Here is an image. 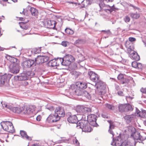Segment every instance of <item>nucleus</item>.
I'll use <instances>...</instances> for the list:
<instances>
[{
	"label": "nucleus",
	"mask_w": 146,
	"mask_h": 146,
	"mask_svg": "<svg viewBox=\"0 0 146 146\" xmlns=\"http://www.w3.org/2000/svg\"><path fill=\"white\" fill-rule=\"evenodd\" d=\"M101 3L99 4V5L101 9L102 7H105L106 6V5H105V3Z\"/></svg>",
	"instance_id": "3c124183"
},
{
	"label": "nucleus",
	"mask_w": 146,
	"mask_h": 146,
	"mask_svg": "<svg viewBox=\"0 0 146 146\" xmlns=\"http://www.w3.org/2000/svg\"><path fill=\"white\" fill-rule=\"evenodd\" d=\"M130 17L133 19H137L140 16V14L139 13H131L130 14Z\"/></svg>",
	"instance_id": "bb28decb"
},
{
	"label": "nucleus",
	"mask_w": 146,
	"mask_h": 146,
	"mask_svg": "<svg viewBox=\"0 0 146 146\" xmlns=\"http://www.w3.org/2000/svg\"><path fill=\"white\" fill-rule=\"evenodd\" d=\"M1 125L5 131L11 133L15 132V130L12 122L9 121H3L1 123Z\"/></svg>",
	"instance_id": "7ed1b4c3"
},
{
	"label": "nucleus",
	"mask_w": 146,
	"mask_h": 146,
	"mask_svg": "<svg viewBox=\"0 0 146 146\" xmlns=\"http://www.w3.org/2000/svg\"><path fill=\"white\" fill-rule=\"evenodd\" d=\"M60 118L57 116L56 114L50 115L47 119V121L48 123H54L60 119Z\"/></svg>",
	"instance_id": "2eb2a0df"
},
{
	"label": "nucleus",
	"mask_w": 146,
	"mask_h": 146,
	"mask_svg": "<svg viewBox=\"0 0 146 146\" xmlns=\"http://www.w3.org/2000/svg\"><path fill=\"white\" fill-rule=\"evenodd\" d=\"M33 53L34 54H36L37 53H40V49L38 48L37 49V48H35L34 49H33Z\"/></svg>",
	"instance_id": "c03bdc74"
},
{
	"label": "nucleus",
	"mask_w": 146,
	"mask_h": 146,
	"mask_svg": "<svg viewBox=\"0 0 146 146\" xmlns=\"http://www.w3.org/2000/svg\"><path fill=\"white\" fill-rule=\"evenodd\" d=\"M117 78L120 80H123L124 78L123 75L121 74H119L117 76Z\"/></svg>",
	"instance_id": "a18cd8bd"
},
{
	"label": "nucleus",
	"mask_w": 146,
	"mask_h": 146,
	"mask_svg": "<svg viewBox=\"0 0 146 146\" xmlns=\"http://www.w3.org/2000/svg\"><path fill=\"white\" fill-rule=\"evenodd\" d=\"M97 88L99 89V94L101 95L104 94L106 93V85L105 84L103 83L101 80L96 85Z\"/></svg>",
	"instance_id": "9b49d317"
},
{
	"label": "nucleus",
	"mask_w": 146,
	"mask_h": 146,
	"mask_svg": "<svg viewBox=\"0 0 146 146\" xmlns=\"http://www.w3.org/2000/svg\"><path fill=\"white\" fill-rule=\"evenodd\" d=\"M127 79L126 78H124L122 80H121V82L122 84H123L127 82Z\"/></svg>",
	"instance_id": "13d9d810"
},
{
	"label": "nucleus",
	"mask_w": 146,
	"mask_h": 146,
	"mask_svg": "<svg viewBox=\"0 0 146 146\" xmlns=\"http://www.w3.org/2000/svg\"><path fill=\"white\" fill-rule=\"evenodd\" d=\"M94 0H84V1H86L87 2H88L87 4H90L91 3H92V2Z\"/></svg>",
	"instance_id": "e2e57ef3"
},
{
	"label": "nucleus",
	"mask_w": 146,
	"mask_h": 146,
	"mask_svg": "<svg viewBox=\"0 0 146 146\" xmlns=\"http://www.w3.org/2000/svg\"><path fill=\"white\" fill-rule=\"evenodd\" d=\"M1 104L3 108L5 107L11 110L15 113H19L23 112L24 113V111L25 110V106L21 107H13L12 106L10 105H8L5 101H2L1 102Z\"/></svg>",
	"instance_id": "f03ea898"
},
{
	"label": "nucleus",
	"mask_w": 146,
	"mask_h": 146,
	"mask_svg": "<svg viewBox=\"0 0 146 146\" xmlns=\"http://www.w3.org/2000/svg\"><path fill=\"white\" fill-rule=\"evenodd\" d=\"M102 31L104 32V33L107 34H111V32L110 31V30H107V31L102 30Z\"/></svg>",
	"instance_id": "bf43d9fd"
},
{
	"label": "nucleus",
	"mask_w": 146,
	"mask_h": 146,
	"mask_svg": "<svg viewBox=\"0 0 146 146\" xmlns=\"http://www.w3.org/2000/svg\"><path fill=\"white\" fill-rule=\"evenodd\" d=\"M106 106L108 108L111 110H114L115 109V107L114 106L110 104H106Z\"/></svg>",
	"instance_id": "72a5a7b5"
},
{
	"label": "nucleus",
	"mask_w": 146,
	"mask_h": 146,
	"mask_svg": "<svg viewBox=\"0 0 146 146\" xmlns=\"http://www.w3.org/2000/svg\"><path fill=\"white\" fill-rule=\"evenodd\" d=\"M118 94L120 96H121L123 95V92L121 91H119L117 92Z\"/></svg>",
	"instance_id": "69168bd1"
},
{
	"label": "nucleus",
	"mask_w": 146,
	"mask_h": 146,
	"mask_svg": "<svg viewBox=\"0 0 146 146\" xmlns=\"http://www.w3.org/2000/svg\"><path fill=\"white\" fill-rule=\"evenodd\" d=\"M132 66L133 67L137 68V62H132Z\"/></svg>",
	"instance_id": "49530a36"
},
{
	"label": "nucleus",
	"mask_w": 146,
	"mask_h": 146,
	"mask_svg": "<svg viewBox=\"0 0 146 146\" xmlns=\"http://www.w3.org/2000/svg\"><path fill=\"white\" fill-rule=\"evenodd\" d=\"M96 115L94 114H91L89 115L87 117V120L88 122H92L94 124H95L96 121Z\"/></svg>",
	"instance_id": "6ab92c4d"
},
{
	"label": "nucleus",
	"mask_w": 146,
	"mask_h": 146,
	"mask_svg": "<svg viewBox=\"0 0 146 146\" xmlns=\"http://www.w3.org/2000/svg\"><path fill=\"white\" fill-rule=\"evenodd\" d=\"M11 77V75L10 74L3 75L2 73H0V86L4 84L7 80H9Z\"/></svg>",
	"instance_id": "f8f14e48"
},
{
	"label": "nucleus",
	"mask_w": 146,
	"mask_h": 146,
	"mask_svg": "<svg viewBox=\"0 0 146 146\" xmlns=\"http://www.w3.org/2000/svg\"><path fill=\"white\" fill-rule=\"evenodd\" d=\"M84 94H85V97L88 98V100L91 99V96L89 94V93L87 91H84Z\"/></svg>",
	"instance_id": "c9c22d12"
},
{
	"label": "nucleus",
	"mask_w": 146,
	"mask_h": 146,
	"mask_svg": "<svg viewBox=\"0 0 146 146\" xmlns=\"http://www.w3.org/2000/svg\"><path fill=\"white\" fill-rule=\"evenodd\" d=\"M20 133L21 135L24 138H25L31 141L32 140L31 137L29 136L24 131H21Z\"/></svg>",
	"instance_id": "b1692460"
},
{
	"label": "nucleus",
	"mask_w": 146,
	"mask_h": 146,
	"mask_svg": "<svg viewBox=\"0 0 146 146\" xmlns=\"http://www.w3.org/2000/svg\"><path fill=\"white\" fill-rule=\"evenodd\" d=\"M30 11L32 16L35 17L37 16L38 14V11L36 8L31 7L30 9Z\"/></svg>",
	"instance_id": "4be33fe9"
},
{
	"label": "nucleus",
	"mask_w": 146,
	"mask_h": 146,
	"mask_svg": "<svg viewBox=\"0 0 146 146\" xmlns=\"http://www.w3.org/2000/svg\"><path fill=\"white\" fill-rule=\"evenodd\" d=\"M49 59V57L47 56H38L35 59V64H40L47 62Z\"/></svg>",
	"instance_id": "9d476101"
},
{
	"label": "nucleus",
	"mask_w": 146,
	"mask_h": 146,
	"mask_svg": "<svg viewBox=\"0 0 146 146\" xmlns=\"http://www.w3.org/2000/svg\"><path fill=\"white\" fill-rule=\"evenodd\" d=\"M113 0H103V2L104 3H107L109 2H111L113 1Z\"/></svg>",
	"instance_id": "603ef678"
},
{
	"label": "nucleus",
	"mask_w": 146,
	"mask_h": 146,
	"mask_svg": "<svg viewBox=\"0 0 146 146\" xmlns=\"http://www.w3.org/2000/svg\"><path fill=\"white\" fill-rule=\"evenodd\" d=\"M139 115L142 117H146V111H140L138 113Z\"/></svg>",
	"instance_id": "c756f323"
},
{
	"label": "nucleus",
	"mask_w": 146,
	"mask_h": 146,
	"mask_svg": "<svg viewBox=\"0 0 146 146\" xmlns=\"http://www.w3.org/2000/svg\"><path fill=\"white\" fill-rule=\"evenodd\" d=\"M41 118V116L40 115H38L36 117V120L38 121H40Z\"/></svg>",
	"instance_id": "680f3d73"
},
{
	"label": "nucleus",
	"mask_w": 146,
	"mask_h": 146,
	"mask_svg": "<svg viewBox=\"0 0 146 146\" xmlns=\"http://www.w3.org/2000/svg\"><path fill=\"white\" fill-rule=\"evenodd\" d=\"M76 110L78 113L80 115L84 114L91 111V110L90 108L80 105L76 106Z\"/></svg>",
	"instance_id": "423d86ee"
},
{
	"label": "nucleus",
	"mask_w": 146,
	"mask_h": 146,
	"mask_svg": "<svg viewBox=\"0 0 146 146\" xmlns=\"http://www.w3.org/2000/svg\"><path fill=\"white\" fill-rule=\"evenodd\" d=\"M133 98L132 97H130L129 96H127L126 97V100H132Z\"/></svg>",
	"instance_id": "0e129e2a"
},
{
	"label": "nucleus",
	"mask_w": 146,
	"mask_h": 146,
	"mask_svg": "<svg viewBox=\"0 0 146 146\" xmlns=\"http://www.w3.org/2000/svg\"><path fill=\"white\" fill-rule=\"evenodd\" d=\"M129 6H131V7H133V9H137L138 10H140V9L139 8L137 7H136L135 6H134V5H133L131 4H130L129 5Z\"/></svg>",
	"instance_id": "8fccbe9b"
},
{
	"label": "nucleus",
	"mask_w": 146,
	"mask_h": 146,
	"mask_svg": "<svg viewBox=\"0 0 146 146\" xmlns=\"http://www.w3.org/2000/svg\"><path fill=\"white\" fill-rule=\"evenodd\" d=\"M16 79H17L19 80H27V77L25 74V72L21 73L15 77Z\"/></svg>",
	"instance_id": "aec40b11"
},
{
	"label": "nucleus",
	"mask_w": 146,
	"mask_h": 146,
	"mask_svg": "<svg viewBox=\"0 0 146 146\" xmlns=\"http://www.w3.org/2000/svg\"><path fill=\"white\" fill-rule=\"evenodd\" d=\"M88 74L90 80L94 82L95 83V85L97 84H98V82L101 81L99 79V76L93 71H88Z\"/></svg>",
	"instance_id": "0eeeda50"
},
{
	"label": "nucleus",
	"mask_w": 146,
	"mask_h": 146,
	"mask_svg": "<svg viewBox=\"0 0 146 146\" xmlns=\"http://www.w3.org/2000/svg\"><path fill=\"white\" fill-rule=\"evenodd\" d=\"M60 60L62 61V66H67L70 65L71 62L74 61V58L72 55L67 54L64 58H60Z\"/></svg>",
	"instance_id": "39448f33"
},
{
	"label": "nucleus",
	"mask_w": 146,
	"mask_h": 146,
	"mask_svg": "<svg viewBox=\"0 0 146 146\" xmlns=\"http://www.w3.org/2000/svg\"><path fill=\"white\" fill-rule=\"evenodd\" d=\"M76 86L82 90L85 89L87 87V84L84 82L78 81L76 83Z\"/></svg>",
	"instance_id": "f3484780"
},
{
	"label": "nucleus",
	"mask_w": 146,
	"mask_h": 146,
	"mask_svg": "<svg viewBox=\"0 0 146 146\" xmlns=\"http://www.w3.org/2000/svg\"><path fill=\"white\" fill-rule=\"evenodd\" d=\"M105 7H107V9H105L109 11L110 13L112 12L113 11H115L116 10H117L118 9V8H115L114 7V5H113L111 7L109 5H106Z\"/></svg>",
	"instance_id": "393cba45"
},
{
	"label": "nucleus",
	"mask_w": 146,
	"mask_h": 146,
	"mask_svg": "<svg viewBox=\"0 0 146 146\" xmlns=\"http://www.w3.org/2000/svg\"><path fill=\"white\" fill-rule=\"evenodd\" d=\"M4 49V48H2L0 46V50H3Z\"/></svg>",
	"instance_id": "774afa93"
},
{
	"label": "nucleus",
	"mask_w": 146,
	"mask_h": 146,
	"mask_svg": "<svg viewBox=\"0 0 146 146\" xmlns=\"http://www.w3.org/2000/svg\"><path fill=\"white\" fill-rule=\"evenodd\" d=\"M96 98H97L96 99V100H98L100 101L102 100V99H104L103 97L102 96H99L97 97Z\"/></svg>",
	"instance_id": "4d7b16f0"
},
{
	"label": "nucleus",
	"mask_w": 146,
	"mask_h": 146,
	"mask_svg": "<svg viewBox=\"0 0 146 146\" xmlns=\"http://www.w3.org/2000/svg\"><path fill=\"white\" fill-rule=\"evenodd\" d=\"M67 42L65 41H64L62 42V45L66 47L67 46Z\"/></svg>",
	"instance_id": "052dcab7"
},
{
	"label": "nucleus",
	"mask_w": 146,
	"mask_h": 146,
	"mask_svg": "<svg viewBox=\"0 0 146 146\" xmlns=\"http://www.w3.org/2000/svg\"><path fill=\"white\" fill-rule=\"evenodd\" d=\"M12 59L14 63L12 65H11L9 67L10 71L13 74H17L19 72L20 66L19 64L17 63H15L17 62L18 59L15 58H13Z\"/></svg>",
	"instance_id": "20e7f679"
},
{
	"label": "nucleus",
	"mask_w": 146,
	"mask_h": 146,
	"mask_svg": "<svg viewBox=\"0 0 146 146\" xmlns=\"http://www.w3.org/2000/svg\"><path fill=\"white\" fill-rule=\"evenodd\" d=\"M35 65L34 60L31 59L25 61L22 64V66L24 68H29Z\"/></svg>",
	"instance_id": "dca6fc26"
},
{
	"label": "nucleus",
	"mask_w": 146,
	"mask_h": 146,
	"mask_svg": "<svg viewBox=\"0 0 146 146\" xmlns=\"http://www.w3.org/2000/svg\"><path fill=\"white\" fill-rule=\"evenodd\" d=\"M65 31L68 34L70 35H72L74 33L72 30L69 28H66L65 29Z\"/></svg>",
	"instance_id": "2f4dec72"
},
{
	"label": "nucleus",
	"mask_w": 146,
	"mask_h": 146,
	"mask_svg": "<svg viewBox=\"0 0 146 146\" xmlns=\"http://www.w3.org/2000/svg\"><path fill=\"white\" fill-rule=\"evenodd\" d=\"M74 93L77 96H81L84 94V91L77 87L76 89H75L74 92Z\"/></svg>",
	"instance_id": "5701e85b"
},
{
	"label": "nucleus",
	"mask_w": 146,
	"mask_h": 146,
	"mask_svg": "<svg viewBox=\"0 0 146 146\" xmlns=\"http://www.w3.org/2000/svg\"><path fill=\"white\" fill-rule=\"evenodd\" d=\"M129 40L131 42H134L136 40V39L135 38L132 37H129Z\"/></svg>",
	"instance_id": "5fc2aeb1"
},
{
	"label": "nucleus",
	"mask_w": 146,
	"mask_h": 146,
	"mask_svg": "<svg viewBox=\"0 0 146 146\" xmlns=\"http://www.w3.org/2000/svg\"><path fill=\"white\" fill-rule=\"evenodd\" d=\"M133 55L132 57L136 61L139 60V56L137 54H135L133 52L132 53Z\"/></svg>",
	"instance_id": "7c9ffc66"
},
{
	"label": "nucleus",
	"mask_w": 146,
	"mask_h": 146,
	"mask_svg": "<svg viewBox=\"0 0 146 146\" xmlns=\"http://www.w3.org/2000/svg\"><path fill=\"white\" fill-rule=\"evenodd\" d=\"M121 146H132L130 144V143L128 142V141H125L123 142V144Z\"/></svg>",
	"instance_id": "f704fd0d"
},
{
	"label": "nucleus",
	"mask_w": 146,
	"mask_h": 146,
	"mask_svg": "<svg viewBox=\"0 0 146 146\" xmlns=\"http://www.w3.org/2000/svg\"><path fill=\"white\" fill-rule=\"evenodd\" d=\"M25 74L27 77V79L29 76H30V77L33 76L35 75V70H33L32 71H29L27 72H25Z\"/></svg>",
	"instance_id": "a878e982"
},
{
	"label": "nucleus",
	"mask_w": 146,
	"mask_h": 146,
	"mask_svg": "<svg viewBox=\"0 0 146 146\" xmlns=\"http://www.w3.org/2000/svg\"><path fill=\"white\" fill-rule=\"evenodd\" d=\"M77 125V126H80V127L82 129L83 131L90 132L92 130L90 125L87 120H81L78 123Z\"/></svg>",
	"instance_id": "f257e3e1"
},
{
	"label": "nucleus",
	"mask_w": 146,
	"mask_h": 146,
	"mask_svg": "<svg viewBox=\"0 0 146 146\" xmlns=\"http://www.w3.org/2000/svg\"><path fill=\"white\" fill-rule=\"evenodd\" d=\"M132 117L131 115H126L124 117V119L127 120H131L132 119Z\"/></svg>",
	"instance_id": "58836bf2"
},
{
	"label": "nucleus",
	"mask_w": 146,
	"mask_h": 146,
	"mask_svg": "<svg viewBox=\"0 0 146 146\" xmlns=\"http://www.w3.org/2000/svg\"><path fill=\"white\" fill-rule=\"evenodd\" d=\"M84 42L82 39H78L74 42V44L76 45H79L83 44Z\"/></svg>",
	"instance_id": "473e14b6"
},
{
	"label": "nucleus",
	"mask_w": 146,
	"mask_h": 146,
	"mask_svg": "<svg viewBox=\"0 0 146 146\" xmlns=\"http://www.w3.org/2000/svg\"><path fill=\"white\" fill-rule=\"evenodd\" d=\"M19 23L20 27L22 29L26 30L28 29V26L26 25L25 22H21Z\"/></svg>",
	"instance_id": "c85d7f7f"
},
{
	"label": "nucleus",
	"mask_w": 146,
	"mask_h": 146,
	"mask_svg": "<svg viewBox=\"0 0 146 146\" xmlns=\"http://www.w3.org/2000/svg\"><path fill=\"white\" fill-rule=\"evenodd\" d=\"M33 49H29L28 50L27 54L29 56H31L33 54Z\"/></svg>",
	"instance_id": "ea45409f"
},
{
	"label": "nucleus",
	"mask_w": 146,
	"mask_h": 146,
	"mask_svg": "<svg viewBox=\"0 0 146 146\" xmlns=\"http://www.w3.org/2000/svg\"><path fill=\"white\" fill-rule=\"evenodd\" d=\"M137 68L140 69H141L143 67L142 64L140 63H137Z\"/></svg>",
	"instance_id": "09e8293b"
},
{
	"label": "nucleus",
	"mask_w": 146,
	"mask_h": 146,
	"mask_svg": "<svg viewBox=\"0 0 146 146\" xmlns=\"http://www.w3.org/2000/svg\"><path fill=\"white\" fill-rule=\"evenodd\" d=\"M124 20L126 23L129 22L130 20V18L127 15L124 18Z\"/></svg>",
	"instance_id": "a19ab883"
},
{
	"label": "nucleus",
	"mask_w": 146,
	"mask_h": 146,
	"mask_svg": "<svg viewBox=\"0 0 146 146\" xmlns=\"http://www.w3.org/2000/svg\"><path fill=\"white\" fill-rule=\"evenodd\" d=\"M123 144V142L122 141H119V140L117 139L115 141L114 143H113L111 145H115L116 146H121Z\"/></svg>",
	"instance_id": "cd10ccee"
},
{
	"label": "nucleus",
	"mask_w": 146,
	"mask_h": 146,
	"mask_svg": "<svg viewBox=\"0 0 146 146\" xmlns=\"http://www.w3.org/2000/svg\"><path fill=\"white\" fill-rule=\"evenodd\" d=\"M110 124V129H114V125L113 124V122L111 120H108V121Z\"/></svg>",
	"instance_id": "e433bc0d"
},
{
	"label": "nucleus",
	"mask_w": 146,
	"mask_h": 146,
	"mask_svg": "<svg viewBox=\"0 0 146 146\" xmlns=\"http://www.w3.org/2000/svg\"><path fill=\"white\" fill-rule=\"evenodd\" d=\"M47 64L49 66L54 67L56 66H59L60 65H62V63L60 60V58L57 60L55 59L51 60L48 62Z\"/></svg>",
	"instance_id": "ddd939ff"
},
{
	"label": "nucleus",
	"mask_w": 146,
	"mask_h": 146,
	"mask_svg": "<svg viewBox=\"0 0 146 146\" xmlns=\"http://www.w3.org/2000/svg\"><path fill=\"white\" fill-rule=\"evenodd\" d=\"M76 88H77V86H76V84L74 85V84H72L70 85V90H73V92H74L75 89H76Z\"/></svg>",
	"instance_id": "4c0bfd02"
},
{
	"label": "nucleus",
	"mask_w": 146,
	"mask_h": 146,
	"mask_svg": "<svg viewBox=\"0 0 146 146\" xmlns=\"http://www.w3.org/2000/svg\"><path fill=\"white\" fill-rule=\"evenodd\" d=\"M73 141L74 144H75L76 146H78L79 145V143L76 138L73 139Z\"/></svg>",
	"instance_id": "79ce46f5"
},
{
	"label": "nucleus",
	"mask_w": 146,
	"mask_h": 146,
	"mask_svg": "<svg viewBox=\"0 0 146 146\" xmlns=\"http://www.w3.org/2000/svg\"><path fill=\"white\" fill-rule=\"evenodd\" d=\"M137 134L138 135H139V137L138 138H135V139H136L137 140L139 139L142 141H143L144 139V138H142V137H141L140 135H139L140 134V133H137Z\"/></svg>",
	"instance_id": "de8ad7c7"
},
{
	"label": "nucleus",
	"mask_w": 146,
	"mask_h": 146,
	"mask_svg": "<svg viewBox=\"0 0 146 146\" xmlns=\"http://www.w3.org/2000/svg\"><path fill=\"white\" fill-rule=\"evenodd\" d=\"M67 119L69 123H78L77 117L75 115H70L68 118Z\"/></svg>",
	"instance_id": "a211bd4d"
},
{
	"label": "nucleus",
	"mask_w": 146,
	"mask_h": 146,
	"mask_svg": "<svg viewBox=\"0 0 146 146\" xmlns=\"http://www.w3.org/2000/svg\"><path fill=\"white\" fill-rule=\"evenodd\" d=\"M119 112H123L132 111L133 108L132 106L129 104H121L118 106Z\"/></svg>",
	"instance_id": "6e6552de"
},
{
	"label": "nucleus",
	"mask_w": 146,
	"mask_h": 146,
	"mask_svg": "<svg viewBox=\"0 0 146 146\" xmlns=\"http://www.w3.org/2000/svg\"><path fill=\"white\" fill-rule=\"evenodd\" d=\"M109 132L111 134H112V135H113V131L111 130V129H110L109 130Z\"/></svg>",
	"instance_id": "338daca9"
},
{
	"label": "nucleus",
	"mask_w": 146,
	"mask_h": 146,
	"mask_svg": "<svg viewBox=\"0 0 146 146\" xmlns=\"http://www.w3.org/2000/svg\"><path fill=\"white\" fill-rule=\"evenodd\" d=\"M140 91L143 94H145L146 92V90L145 88H142L140 89Z\"/></svg>",
	"instance_id": "864d4df0"
},
{
	"label": "nucleus",
	"mask_w": 146,
	"mask_h": 146,
	"mask_svg": "<svg viewBox=\"0 0 146 146\" xmlns=\"http://www.w3.org/2000/svg\"><path fill=\"white\" fill-rule=\"evenodd\" d=\"M54 112L57 116L60 118V117H64L65 115V111L63 108L58 107L56 108L54 110Z\"/></svg>",
	"instance_id": "4468645a"
},
{
	"label": "nucleus",
	"mask_w": 146,
	"mask_h": 146,
	"mask_svg": "<svg viewBox=\"0 0 146 146\" xmlns=\"http://www.w3.org/2000/svg\"><path fill=\"white\" fill-rule=\"evenodd\" d=\"M56 24V22L53 20H49L47 21V26L48 28L55 29Z\"/></svg>",
	"instance_id": "412c9836"
},
{
	"label": "nucleus",
	"mask_w": 146,
	"mask_h": 146,
	"mask_svg": "<svg viewBox=\"0 0 146 146\" xmlns=\"http://www.w3.org/2000/svg\"><path fill=\"white\" fill-rule=\"evenodd\" d=\"M115 89L116 90H118L120 89V87L119 86L118 84H115Z\"/></svg>",
	"instance_id": "6e6d98bb"
},
{
	"label": "nucleus",
	"mask_w": 146,
	"mask_h": 146,
	"mask_svg": "<svg viewBox=\"0 0 146 146\" xmlns=\"http://www.w3.org/2000/svg\"><path fill=\"white\" fill-rule=\"evenodd\" d=\"M128 130L129 131L133 132L135 131V128L132 126H129L128 127Z\"/></svg>",
	"instance_id": "37998d69"
},
{
	"label": "nucleus",
	"mask_w": 146,
	"mask_h": 146,
	"mask_svg": "<svg viewBox=\"0 0 146 146\" xmlns=\"http://www.w3.org/2000/svg\"><path fill=\"white\" fill-rule=\"evenodd\" d=\"M36 109V107L35 105H29L25 106L24 114L31 115Z\"/></svg>",
	"instance_id": "1a4fd4ad"
}]
</instances>
